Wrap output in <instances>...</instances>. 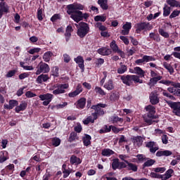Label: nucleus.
I'll list each match as a JSON object with an SVG mask.
<instances>
[{
  "mask_svg": "<svg viewBox=\"0 0 180 180\" xmlns=\"http://www.w3.org/2000/svg\"><path fill=\"white\" fill-rule=\"evenodd\" d=\"M166 103L172 110V113H174L176 116H179L180 117V102L166 101Z\"/></svg>",
  "mask_w": 180,
  "mask_h": 180,
  "instance_id": "nucleus-7",
  "label": "nucleus"
},
{
  "mask_svg": "<svg viewBox=\"0 0 180 180\" xmlns=\"http://www.w3.org/2000/svg\"><path fill=\"white\" fill-rule=\"evenodd\" d=\"M172 174H174V169H169L165 172V174L150 172L149 176H150V178H155L156 179L167 180L172 176Z\"/></svg>",
  "mask_w": 180,
  "mask_h": 180,
  "instance_id": "nucleus-6",
  "label": "nucleus"
},
{
  "mask_svg": "<svg viewBox=\"0 0 180 180\" xmlns=\"http://www.w3.org/2000/svg\"><path fill=\"white\" fill-rule=\"evenodd\" d=\"M91 140H92V136H91V135L88 134H84V136L82 137V142L84 147H89V146H91Z\"/></svg>",
  "mask_w": 180,
  "mask_h": 180,
  "instance_id": "nucleus-22",
  "label": "nucleus"
},
{
  "mask_svg": "<svg viewBox=\"0 0 180 180\" xmlns=\"http://www.w3.org/2000/svg\"><path fill=\"white\" fill-rule=\"evenodd\" d=\"M134 141L137 144L138 147H141V146H143V137L140 136H136L134 139Z\"/></svg>",
  "mask_w": 180,
  "mask_h": 180,
  "instance_id": "nucleus-45",
  "label": "nucleus"
},
{
  "mask_svg": "<svg viewBox=\"0 0 180 180\" xmlns=\"http://www.w3.org/2000/svg\"><path fill=\"white\" fill-rule=\"evenodd\" d=\"M82 91H83L82 85H81V84H78L75 91L69 93L68 96L69 98H75V96H77V95H79V94H81Z\"/></svg>",
  "mask_w": 180,
  "mask_h": 180,
  "instance_id": "nucleus-18",
  "label": "nucleus"
},
{
  "mask_svg": "<svg viewBox=\"0 0 180 180\" xmlns=\"http://www.w3.org/2000/svg\"><path fill=\"white\" fill-rule=\"evenodd\" d=\"M124 162L128 165V167H127L128 171H133V172H137V170L139 169V167H137L136 165H134L131 162H129L127 160H124Z\"/></svg>",
  "mask_w": 180,
  "mask_h": 180,
  "instance_id": "nucleus-31",
  "label": "nucleus"
},
{
  "mask_svg": "<svg viewBox=\"0 0 180 180\" xmlns=\"http://www.w3.org/2000/svg\"><path fill=\"white\" fill-rule=\"evenodd\" d=\"M96 94H98V95H101V96H105L106 95V92L103 91L101 87L96 86L94 89Z\"/></svg>",
  "mask_w": 180,
  "mask_h": 180,
  "instance_id": "nucleus-50",
  "label": "nucleus"
},
{
  "mask_svg": "<svg viewBox=\"0 0 180 180\" xmlns=\"http://www.w3.org/2000/svg\"><path fill=\"white\" fill-rule=\"evenodd\" d=\"M37 18L39 21L43 20V9L42 8H39L37 9Z\"/></svg>",
  "mask_w": 180,
  "mask_h": 180,
  "instance_id": "nucleus-53",
  "label": "nucleus"
},
{
  "mask_svg": "<svg viewBox=\"0 0 180 180\" xmlns=\"http://www.w3.org/2000/svg\"><path fill=\"white\" fill-rule=\"evenodd\" d=\"M39 97L41 101H53V94H41Z\"/></svg>",
  "mask_w": 180,
  "mask_h": 180,
  "instance_id": "nucleus-37",
  "label": "nucleus"
},
{
  "mask_svg": "<svg viewBox=\"0 0 180 180\" xmlns=\"http://www.w3.org/2000/svg\"><path fill=\"white\" fill-rule=\"evenodd\" d=\"M155 164V160L154 159H150L148 158V160H146V162L143 163L142 165L143 169L147 168L148 167H153Z\"/></svg>",
  "mask_w": 180,
  "mask_h": 180,
  "instance_id": "nucleus-33",
  "label": "nucleus"
},
{
  "mask_svg": "<svg viewBox=\"0 0 180 180\" xmlns=\"http://www.w3.org/2000/svg\"><path fill=\"white\" fill-rule=\"evenodd\" d=\"M158 32H159V34H160V36H162V37H165V39H168V37H169V34L165 32L164 29L160 28L158 30Z\"/></svg>",
  "mask_w": 180,
  "mask_h": 180,
  "instance_id": "nucleus-52",
  "label": "nucleus"
},
{
  "mask_svg": "<svg viewBox=\"0 0 180 180\" xmlns=\"http://www.w3.org/2000/svg\"><path fill=\"white\" fill-rule=\"evenodd\" d=\"M172 155V151L165 150H158L156 153V157H169Z\"/></svg>",
  "mask_w": 180,
  "mask_h": 180,
  "instance_id": "nucleus-23",
  "label": "nucleus"
},
{
  "mask_svg": "<svg viewBox=\"0 0 180 180\" xmlns=\"http://www.w3.org/2000/svg\"><path fill=\"white\" fill-rule=\"evenodd\" d=\"M113 154H115V151L109 148L103 149L101 152V155L103 157H110V155H113Z\"/></svg>",
  "mask_w": 180,
  "mask_h": 180,
  "instance_id": "nucleus-34",
  "label": "nucleus"
},
{
  "mask_svg": "<svg viewBox=\"0 0 180 180\" xmlns=\"http://www.w3.org/2000/svg\"><path fill=\"white\" fill-rule=\"evenodd\" d=\"M51 57H53V53L51 51H47L44 54L43 60L45 63H49Z\"/></svg>",
  "mask_w": 180,
  "mask_h": 180,
  "instance_id": "nucleus-41",
  "label": "nucleus"
},
{
  "mask_svg": "<svg viewBox=\"0 0 180 180\" xmlns=\"http://www.w3.org/2000/svg\"><path fill=\"white\" fill-rule=\"evenodd\" d=\"M74 105L76 107V109L82 110V109H85V106H86V98L85 97H82L77 100Z\"/></svg>",
  "mask_w": 180,
  "mask_h": 180,
  "instance_id": "nucleus-12",
  "label": "nucleus"
},
{
  "mask_svg": "<svg viewBox=\"0 0 180 180\" xmlns=\"http://www.w3.org/2000/svg\"><path fill=\"white\" fill-rule=\"evenodd\" d=\"M43 72V74H47V72H50V66L46 63L40 62L38 65V70L36 72V75H40Z\"/></svg>",
  "mask_w": 180,
  "mask_h": 180,
  "instance_id": "nucleus-9",
  "label": "nucleus"
},
{
  "mask_svg": "<svg viewBox=\"0 0 180 180\" xmlns=\"http://www.w3.org/2000/svg\"><path fill=\"white\" fill-rule=\"evenodd\" d=\"M166 169L165 167H156L152 169V172H154V174H164Z\"/></svg>",
  "mask_w": 180,
  "mask_h": 180,
  "instance_id": "nucleus-44",
  "label": "nucleus"
},
{
  "mask_svg": "<svg viewBox=\"0 0 180 180\" xmlns=\"http://www.w3.org/2000/svg\"><path fill=\"white\" fill-rule=\"evenodd\" d=\"M95 27H97L98 29H99V30H101V32H105L107 29L105 27V25H102V22H96L95 25Z\"/></svg>",
  "mask_w": 180,
  "mask_h": 180,
  "instance_id": "nucleus-56",
  "label": "nucleus"
},
{
  "mask_svg": "<svg viewBox=\"0 0 180 180\" xmlns=\"http://www.w3.org/2000/svg\"><path fill=\"white\" fill-rule=\"evenodd\" d=\"M180 11L178 10H174L171 15H169V19H174V18H176V16H179Z\"/></svg>",
  "mask_w": 180,
  "mask_h": 180,
  "instance_id": "nucleus-59",
  "label": "nucleus"
},
{
  "mask_svg": "<svg viewBox=\"0 0 180 180\" xmlns=\"http://www.w3.org/2000/svg\"><path fill=\"white\" fill-rule=\"evenodd\" d=\"M163 96H166V98H169L172 101H175V98L174 96L171 95L169 93L167 92V90H162Z\"/></svg>",
  "mask_w": 180,
  "mask_h": 180,
  "instance_id": "nucleus-57",
  "label": "nucleus"
},
{
  "mask_svg": "<svg viewBox=\"0 0 180 180\" xmlns=\"http://www.w3.org/2000/svg\"><path fill=\"white\" fill-rule=\"evenodd\" d=\"M166 3L169 8H180L179 1L176 0H166Z\"/></svg>",
  "mask_w": 180,
  "mask_h": 180,
  "instance_id": "nucleus-29",
  "label": "nucleus"
},
{
  "mask_svg": "<svg viewBox=\"0 0 180 180\" xmlns=\"http://www.w3.org/2000/svg\"><path fill=\"white\" fill-rule=\"evenodd\" d=\"M18 72L16 70H12L8 72V73L6 75V78H12V77H14V75Z\"/></svg>",
  "mask_w": 180,
  "mask_h": 180,
  "instance_id": "nucleus-58",
  "label": "nucleus"
},
{
  "mask_svg": "<svg viewBox=\"0 0 180 180\" xmlns=\"http://www.w3.org/2000/svg\"><path fill=\"white\" fill-rule=\"evenodd\" d=\"M7 160H9L8 152L3 151L2 155H0V164H3V162H5Z\"/></svg>",
  "mask_w": 180,
  "mask_h": 180,
  "instance_id": "nucleus-42",
  "label": "nucleus"
},
{
  "mask_svg": "<svg viewBox=\"0 0 180 180\" xmlns=\"http://www.w3.org/2000/svg\"><path fill=\"white\" fill-rule=\"evenodd\" d=\"M66 8L68 9V15H70L71 19L76 22V23H79L81 20H84V19L86 20L88 18H89V13H83L82 11H84V6L81 4L74 3L69 4L66 6Z\"/></svg>",
  "mask_w": 180,
  "mask_h": 180,
  "instance_id": "nucleus-1",
  "label": "nucleus"
},
{
  "mask_svg": "<svg viewBox=\"0 0 180 180\" xmlns=\"http://www.w3.org/2000/svg\"><path fill=\"white\" fill-rule=\"evenodd\" d=\"M19 105V101L17 100H10L8 101V104H4V109H6L7 110H11V109H13L15 106V108Z\"/></svg>",
  "mask_w": 180,
  "mask_h": 180,
  "instance_id": "nucleus-17",
  "label": "nucleus"
},
{
  "mask_svg": "<svg viewBox=\"0 0 180 180\" xmlns=\"http://www.w3.org/2000/svg\"><path fill=\"white\" fill-rule=\"evenodd\" d=\"M97 53L100 56H110L112 54V49L103 46L97 50Z\"/></svg>",
  "mask_w": 180,
  "mask_h": 180,
  "instance_id": "nucleus-16",
  "label": "nucleus"
},
{
  "mask_svg": "<svg viewBox=\"0 0 180 180\" xmlns=\"http://www.w3.org/2000/svg\"><path fill=\"white\" fill-rule=\"evenodd\" d=\"M58 71H59L58 67L57 66L53 67L52 70V75L53 77H58L59 75Z\"/></svg>",
  "mask_w": 180,
  "mask_h": 180,
  "instance_id": "nucleus-60",
  "label": "nucleus"
},
{
  "mask_svg": "<svg viewBox=\"0 0 180 180\" xmlns=\"http://www.w3.org/2000/svg\"><path fill=\"white\" fill-rule=\"evenodd\" d=\"M74 30H72V26L68 25L66 27L65 33V37L66 41H68L70 40V37H71V33H72Z\"/></svg>",
  "mask_w": 180,
  "mask_h": 180,
  "instance_id": "nucleus-30",
  "label": "nucleus"
},
{
  "mask_svg": "<svg viewBox=\"0 0 180 180\" xmlns=\"http://www.w3.org/2000/svg\"><path fill=\"white\" fill-rule=\"evenodd\" d=\"M27 108V103L26 101H21L20 104L19 105H17L15 108V112L16 113H20V112H23L26 110Z\"/></svg>",
  "mask_w": 180,
  "mask_h": 180,
  "instance_id": "nucleus-20",
  "label": "nucleus"
},
{
  "mask_svg": "<svg viewBox=\"0 0 180 180\" xmlns=\"http://www.w3.org/2000/svg\"><path fill=\"white\" fill-rule=\"evenodd\" d=\"M161 79H162V77H152L150 79L148 85L154 86V85L157 84V82L161 81Z\"/></svg>",
  "mask_w": 180,
  "mask_h": 180,
  "instance_id": "nucleus-36",
  "label": "nucleus"
},
{
  "mask_svg": "<svg viewBox=\"0 0 180 180\" xmlns=\"http://www.w3.org/2000/svg\"><path fill=\"white\" fill-rule=\"evenodd\" d=\"M105 63V59L102 58H97L95 61V64H96V68H101V65H103V64Z\"/></svg>",
  "mask_w": 180,
  "mask_h": 180,
  "instance_id": "nucleus-47",
  "label": "nucleus"
},
{
  "mask_svg": "<svg viewBox=\"0 0 180 180\" xmlns=\"http://www.w3.org/2000/svg\"><path fill=\"white\" fill-rule=\"evenodd\" d=\"M67 105H68V103L67 102H64L63 104H57L56 105H52L51 107V109H64V108H65V106H67Z\"/></svg>",
  "mask_w": 180,
  "mask_h": 180,
  "instance_id": "nucleus-46",
  "label": "nucleus"
},
{
  "mask_svg": "<svg viewBox=\"0 0 180 180\" xmlns=\"http://www.w3.org/2000/svg\"><path fill=\"white\" fill-rule=\"evenodd\" d=\"M111 122L113 124H118V126L123 125V118L119 117L117 115H114L111 117Z\"/></svg>",
  "mask_w": 180,
  "mask_h": 180,
  "instance_id": "nucleus-25",
  "label": "nucleus"
},
{
  "mask_svg": "<svg viewBox=\"0 0 180 180\" xmlns=\"http://www.w3.org/2000/svg\"><path fill=\"white\" fill-rule=\"evenodd\" d=\"M70 85L68 84H58L57 89L53 91V95H60L65 94V89H68Z\"/></svg>",
  "mask_w": 180,
  "mask_h": 180,
  "instance_id": "nucleus-11",
  "label": "nucleus"
},
{
  "mask_svg": "<svg viewBox=\"0 0 180 180\" xmlns=\"http://www.w3.org/2000/svg\"><path fill=\"white\" fill-rule=\"evenodd\" d=\"M123 168H127V165L124 162H120L119 158L112 159V169L114 171L116 169H123Z\"/></svg>",
  "mask_w": 180,
  "mask_h": 180,
  "instance_id": "nucleus-10",
  "label": "nucleus"
},
{
  "mask_svg": "<svg viewBox=\"0 0 180 180\" xmlns=\"http://www.w3.org/2000/svg\"><path fill=\"white\" fill-rule=\"evenodd\" d=\"M149 99L151 105H158V103H160V98H158V94L156 92H151Z\"/></svg>",
  "mask_w": 180,
  "mask_h": 180,
  "instance_id": "nucleus-15",
  "label": "nucleus"
},
{
  "mask_svg": "<svg viewBox=\"0 0 180 180\" xmlns=\"http://www.w3.org/2000/svg\"><path fill=\"white\" fill-rule=\"evenodd\" d=\"M98 4L100 5L103 11H108L109 6L108 5V0H98Z\"/></svg>",
  "mask_w": 180,
  "mask_h": 180,
  "instance_id": "nucleus-32",
  "label": "nucleus"
},
{
  "mask_svg": "<svg viewBox=\"0 0 180 180\" xmlns=\"http://www.w3.org/2000/svg\"><path fill=\"white\" fill-rule=\"evenodd\" d=\"M105 108H108V104L103 103L91 105V109L94 110V112L91 113V116L90 115L83 120L84 124L88 125L89 123H95V120H97L99 116H103L106 113V111L103 110Z\"/></svg>",
  "mask_w": 180,
  "mask_h": 180,
  "instance_id": "nucleus-2",
  "label": "nucleus"
},
{
  "mask_svg": "<svg viewBox=\"0 0 180 180\" xmlns=\"http://www.w3.org/2000/svg\"><path fill=\"white\" fill-rule=\"evenodd\" d=\"M119 94L117 93H112L110 96V101L111 102H116V101H119Z\"/></svg>",
  "mask_w": 180,
  "mask_h": 180,
  "instance_id": "nucleus-49",
  "label": "nucleus"
},
{
  "mask_svg": "<svg viewBox=\"0 0 180 180\" xmlns=\"http://www.w3.org/2000/svg\"><path fill=\"white\" fill-rule=\"evenodd\" d=\"M163 67H164V68L167 70V71H168V72H169L170 75H172V74H174V68L169 63H168L167 62H164Z\"/></svg>",
  "mask_w": 180,
  "mask_h": 180,
  "instance_id": "nucleus-39",
  "label": "nucleus"
},
{
  "mask_svg": "<svg viewBox=\"0 0 180 180\" xmlns=\"http://www.w3.org/2000/svg\"><path fill=\"white\" fill-rule=\"evenodd\" d=\"M134 74H136L138 75V77H139V79H140V78H144L146 72L144 70H143V69H141V68L135 67L134 68Z\"/></svg>",
  "mask_w": 180,
  "mask_h": 180,
  "instance_id": "nucleus-26",
  "label": "nucleus"
},
{
  "mask_svg": "<svg viewBox=\"0 0 180 180\" xmlns=\"http://www.w3.org/2000/svg\"><path fill=\"white\" fill-rule=\"evenodd\" d=\"M74 61L76 64H78L79 68H80V70H82V72H84L85 71L84 57H82V56H79L77 58H74Z\"/></svg>",
  "mask_w": 180,
  "mask_h": 180,
  "instance_id": "nucleus-14",
  "label": "nucleus"
},
{
  "mask_svg": "<svg viewBox=\"0 0 180 180\" xmlns=\"http://www.w3.org/2000/svg\"><path fill=\"white\" fill-rule=\"evenodd\" d=\"M63 178H68V176H70V174H71V170L68 169H64L63 170Z\"/></svg>",
  "mask_w": 180,
  "mask_h": 180,
  "instance_id": "nucleus-63",
  "label": "nucleus"
},
{
  "mask_svg": "<svg viewBox=\"0 0 180 180\" xmlns=\"http://www.w3.org/2000/svg\"><path fill=\"white\" fill-rule=\"evenodd\" d=\"M120 68H117V74L122 75L124 74V72H127V65H123V63H120Z\"/></svg>",
  "mask_w": 180,
  "mask_h": 180,
  "instance_id": "nucleus-35",
  "label": "nucleus"
},
{
  "mask_svg": "<svg viewBox=\"0 0 180 180\" xmlns=\"http://www.w3.org/2000/svg\"><path fill=\"white\" fill-rule=\"evenodd\" d=\"M152 29L153 26L150 22H139L136 24V33H137V34H140L142 30H151Z\"/></svg>",
  "mask_w": 180,
  "mask_h": 180,
  "instance_id": "nucleus-8",
  "label": "nucleus"
},
{
  "mask_svg": "<svg viewBox=\"0 0 180 180\" xmlns=\"http://www.w3.org/2000/svg\"><path fill=\"white\" fill-rule=\"evenodd\" d=\"M103 86L105 89H107V91H113V89H115V84H113V80L109 79L105 83Z\"/></svg>",
  "mask_w": 180,
  "mask_h": 180,
  "instance_id": "nucleus-27",
  "label": "nucleus"
},
{
  "mask_svg": "<svg viewBox=\"0 0 180 180\" xmlns=\"http://www.w3.org/2000/svg\"><path fill=\"white\" fill-rule=\"evenodd\" d=\"M145 110L147 112L143 116V121L145 123H146L148 126L158 123V120H155V119H158V115H155V107L152 105H148L146 106Z\"/></svg>",
  "mask_w": 180,
  "mask_h": 180,
  "instance_id": "nucleus-3",
  "label": "nucleus"
},
{
  "mask_svg": "<svg viewBox=\"0 0 180 180\" xmlns=\"http://www.w3.org/2000/svg\"><path fill=\"white\" fill-rule=\"evenodd\" d=\"M79 137L78 136V134L75 131H72L70 133L68 141L70 143H72V141H75L76 140H79Z\"/></svg>",
  "mask_w": 180,
  "mask_h": 180,
  "instance_id": "nucleus-38",
  "label": "nucleus"
},
{
  "mask_svg": "<svg viewBox=\"0 0 180 180\" xmlns=\"http://www.w3.org/2000/svg\"><path fill=\"white\" fill-rule=\"evenodd\" d=\"M171 13V7L165 5V7L163 8V16L164 18H167V16H169Z\"/></svg>",
  "mask_w": 180,
  "mask_h": 180,
  "instance_id": "nucleus-43",
  "label": "nucleus"
},
{
  "mask_svg": "<svg viewBox=\"0 0 180 180\" xmlns=\"http://www.w3.org/2000/svg\"><path fill=\"white\" fill-rule=\"evenodd\" d=\"M149 39L154 40L156 43H160V41H161V37H160V34L158 33L150 32L149 34Z\"/></svg>",
  "mask_w": 180,
  "mask_h": 180,
  "instance_id": "nucleus-28",
  "label": "nucleus"
},
{
  "mask_svg": "<svg viewBox=\"0 0 180 180\" xmlns=\"http://www.w3.org/2000/svg\"><path fill=\"white\" fill-rule=\"evenodd\" d=\"M70 162L72 164V165H79V164L82 162V160L75 155H73L70 158Z\"/></svg>",
  "mask_w": 180,
  "mask_h": 180,
  "instance_id": "nucleus-24",
  "label": "nucleus"
},
{
  "mask_svg": "<svg viewBox=\"0 0 180 180\" xmlns=\"http://www.w3.org/2000/svg\"><path fill=\"white\" fill-rule=\"evenodd\" d=\"M75 26L77 29V34L80 39H84V37L89 33V24L84 22H80L79 24H75Z\"/></svg>",
  "mask_w": 180,
  "mask_h": 180,
  "instance_id": "nucleus-5",
  "label": "nucleus"
},
{
  "mask_svg": "<svg viewBox=\"0 0 180 180\" xmlns=\"http://www.w3.org/2000/svg\"><path fill=\"white\" fill-rule=\"evenodd\" d=\"M143 60L145 63H149V61H155L156 59L154 56L144 55Z\"/></svg>",
  "mask_w": 180,
  "mask_h": 180,
  "instance_id": "nucleus-55",
  "label": "nucleus"
},
{
  "mask_svg": "<svg viewBox=\"0 0 180 180\" xmlns=\"http://www.w3.org/2000/svg\"><path fill=\"white\" fill-rule=\"evenodd\" d=\"M122 29L123 30L121 31L122 34H123V36H127L131 30V22H126L122 26Z\"/></svg>",
  "mask_w": 180,
  "mask_h": 180,
  "instance_id": "nucleus-19",
  "label": "nucleus"
},
{
  "mask_svg": "<svg viewBox=\"0 0 180 180\" xmlns=\"http://www.w3.org/2000/svg\"><path fill=\"white\" fill-rule=\"evenodd\" d=\"M50 79L49 75L41 74L37 77L36 79L37 84H43V82H47Z\"/></svg>",
  "mask_w": 180,
  "mask_h": 180,
  "instance_id": "nucleus-21",
  "label": "nucleus"
},
{
  "mask_svg": "<svg viewBox=\"0 0 180 180\" xmlns=\"http://www.w3.org/2000/svg\"><path fill=\"white\" fill-rule=\"evenodd\" d=\"M40 50H41V49L40 48H33L31 49L28 51V53L30 54H34V53H40Z\"/></svg>",
  "mask_w": 180,
  "mask_h": 180,
  "instance_id": "nucleus-62",
  "label": "nucleus"
},
{
  "mask_svg": "<svg viewBox=\"0 0 180 180\" xmlns=\"http://www.w3.org/2000/svg\"><path fill=\"white\" fill-rule=\"evenodd\" d=\"M110 131H112V125H104L103 129L99 130L100 134H103L105 133H110Z\"/></svg>",
  "mask_w": 180,
  "mask_h": 180,
  "instance_id": "nucleus-40",
  "label": "nucleus"
},
{
  "mask_svg": "<svg viewBox=\"0 0 180 180\" xmlns=\"http://www.w3.org/2000/svg\"><path fill=\"white\" fill-rule=\"evenodd\" d=\"M0 11L2 13H8V12H9V6L8 5H5V3L2 5L0 4Z\"/></svg>",
  "mask_w": 180,
  "mask_h": 180,
  "instance_id": "nucleus-48",
  "label": "nucleus"
},
{
  "mask_svg": "<svg viewBox=\"0 0 180 180\" xmlns=\"http://www.w3.org/2000/svg\"><path fill=\"white\" fill-rule=\"evenodd\" d=\"M110 46L112 49V51H114V53H117L120 56V57H122V58H124V52L119 49V46H117L116 41H112L110 44Z\"/></svg>",
  "mask_w": 180,
  "mask_h": 180,
  "instance_id": "nucleus-13",
  "label": "nucleus"
},
{
  "mask_svg": "<svg viewBox=\"0 0 180 180\" xmlns=\"http://www.w3.org/2000/svg\"><path fill=\"white\" fill-rule=\"evenodd\" d=\"M120 40L123 41L126 44V46H129L130 41H129V39L124 36H120Z\"/></svg>",
  "mask_w": 180,
  "mask_h": 180,
  "instance_id": "nucleus-61",
  "label": "nucleus"
},
{
  "mask_svg": "<svg viewBox=\"0 0 180 180\" xmlns=\"http://www.w3.org/2000/svg\"><path fill=\"white\" fill-rule=\"evenodd\" d=\"M95 22H105L106 21V16L103 15H96L94 17Z\"/></svg>",
  "mask_w": 180,
  "mask_h": 180,
  "instance_id": "nucleus-54",
  "label": "nucleus"
},
{
  "mask_svg": "<svg viewBox=\"0 0 180 180\" xmlns=\"http://www.w3.org/2000/svg\"><path fill=\"white\" fill-rule=\"evenodd\" d=\"M51 141L52 146H53V147H58V146L61 144V139L59 138H53Z\"/></svg>",
  "mask_w": 180,
  "mask_h": 180,
  "instance_id": "nucleus-51",
  "label": "nucleus"
},
{
  "mask_svg": "<svg viewBox=\"0 0 180 180\" xmlns=\"http://www.w3.org/2000/svg\"><path fill=\"white\" fill-rule=\"evenodd\" d=\"M160 73L157 70H150V77L152 78H157V77H162L159 75Z\"/></svg>",
  "mask_w": 180,
  "mask_h": 180,
  "instance_id": "nucleus-64",
  "label": "nucleus"
},
{
  "mask_svg": "<svg viewBox=\"0 0 180 180\" xmlns=\"http://www.w3.org/2000/svg\"><path fill=\"white\" fill-rule=\"evenodd\" d=\"M122 84L127 86H131L133 84H143V79L136 75H124L118 76Z\"/></svg>",
  "mask_w": 180,
  "mask_h": 180,
  "instance_id": "nucleus-4",
  "label": "nucleus"
}]
</instances>
